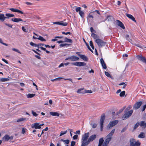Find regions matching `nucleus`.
I'll list each match as a JSON object with an SVG mask.
<instances>
[{"label":"nucleus","mask_w":146,"mask_h":146,"mask_svg":"<svg viewBox=\"0 0 146 146\" xmlns=\"http://www.w3.org/2000/svg\"><path fill=\"white\" fill-rule=\"evenodd\" d=\"M79 14L82 18H83L84 17V13L82 11H81L79 12Z\"/></svg>","instance_id":"35"},{"label":"nucleus","mask_w":146,"mask_h":146,"mask_svg":"<svg viewBox=\"0 0 146 146\" xmlns=\"http://www.w3.org/2000/svg\"><path fill=\"white\" fill-rule=\"evenodd\" d=\"M126 16L127 17L131 19L135 23L136 22V21L135 20L134 17L132 15L129 14H126Z\"/></svg>","instance_id":"20"},{"label":"nucleus","mask_w":146,"mask_h":146,"mask_svg":"<svg viewBox=\"0 0 146 146\" xmlns=\"http://www.w3.org/2000/svg\"><path fill=\"white\" fill-rule=\"evenodd\" d=\"M85 92V93H91L92 92L91 91V90H86Z\"/></svg>","instance_id":"61"},{"label":"nucleus","mask_w":146,"mask_h":146,"mask_svg":"<svg viewBox=\"0 0 146 146\" xmlns=\"http://www.w3.org/2000/svg\"><path fill=\"white\" fill-rule=\"evenodd\" d=\"M64 42L72 43L73 42L71 39L68 38L66 37L64 38Z\"/></svg>","instance_id":"24"},{"label":"nucleus","mask_w":146,"mask_h":146,"mask_svg":"<svg viewBox=\"0 0 146 146\" xmlns=\"http://www.w3.org/2000/svg\"><path fill=\"white\" fill-rule=\"evenodd\" d=\"M5 15L7 17H8L9 18V17H13L15 16L14 15L10 13H6Z\"/></svg>","instance_id":"31"},{"label":"nucleus","mask_w":146,"mask_h":146,"mask_svg":"<svg viewBox=\"0 0 146 146\" xmlns=\"http://www.w3.org/2000/svg\"><path fill=\"white\" fill-rule=\"evenodd\" d=\"M126 129L127 128H126V127H124L123 128L122 130L121 131V132L122 133L124 132L126 130Z\"/></svg>","instance_id":"60"},{"label":"nucleus","mask_w":146,"mask_h":146,"mask_svg":"<svg viewBox=\"0 0 146 146\" xmlns=\"http://www.w3.org/2000/svg\"><path fill=\"white\" fill-rule=\"evenodd\" d=\"M32 51H33L35 53L37 54L38 55H40V54H39V53L37 51H35V50H34V49H32Z\"/></svg>","instance_id":"64"},{"label":"nucleus","mask_w":146,"mask_h":146,"mask_svg":"<svg viewBox=\"0 0 146 146\" xmlns=\"http://www.w3.org/2000/svg\"><path fill=\"white\" fill-rule=\"evenodd\" d=\"M134 45L136 46H137L140 48H141L143 49H144V48H146V47H143V46H141L139 44H134Z\"/></svg>","instance_id":"39"},{"label":"nucleus","mask_w":146,"mask_h":146,"mask_svg":"<svg viewBox=\"0 0 146 146\" xmlns=\"http://www.w3.org/2000/svg\"><path fill=\"white\" fill-rule=\"evenodd\" d=\"M74 7H76L75 10L76 12H78L79 11L80 12V11H81L80 10L81 9V7H76V6H75Z\"/></svg>","instance_id":"42"},{"label":"nucleus","mask_w":146,"mask_h":146,"mask_svg":"<svg viewBox=\"0 0 146 146\" xmlns=\"http://www.w3.org/2000/svg\"><path fill=\"white\" fill-rule=\"evenodd\" d=\"M103 68L104 69H106L107 68V66L105 63L101 64Z\"/></svg>","instance_id":"49"},{"label":"nucleus","mask_w":146,"mask_h":146,"mask_svg":"<svg viewBox=\"0 0 146 146\" xmlns=\"http://www.w3.org/2000/svg\"><path fill=\"white\" fill-rule=\"evenodd\" d=\"M35 94H29L27 95V97L28 98H32L35 96Z\"/></svg>","instance_id":"34"},{"label":"nucleus","mask_w":146,"mask_h":146,"mask_svg":"<svg viewBox=\"0 0 146 146\" xmlns=\"http://www.w3.org/2000/svg\"><path fill=\"white\" fill-rule=\"evenodd\" d=\"M78 135H76L74 136L73 137V138L74 140H76L78 138Z\"/></svg>","instance_id":"56"},{"label":"nucleus","mask_w":146,"mask_h":146,"mask_svg":"<svg viewBox=\"0 0 146 146\" xmlns=\"http://www.w3.org/2000/svg\"><path fill=\"white\" fill-rule=\"evenodd\" d=\"M125 94V91H123L121 92L120 94V96L121 97H123Z\"/></svg>","instance_id":"40"},{"label":"nucleus","mask_w":146,"mask_h":146,"mask_svg":"<svg viewBox=\"0 0 146 146\" xmlns=\"http://www.w3.org/2000/svg\"><path fill=\"white\" fill-rule=\"evenodd\" d=\"M71 64L72 65L78 66H85L86 65V63L83 62H72L71 63Z\"/></svg>","instance_id":"7"},{"label":"nucleus","mask_w":146,"mask_h":146,"mask_svg":"<svg viewBox=\"0 0 146 146\" xmlns=\"http://www.w3.org/2000/svg\"><path fill=\"white\" fill-rule=\"evenodd\" d=\"M85 90L83 88H80L78 89L77 91V92L78 94H84L85 93Z\"/></svg>","instance_id":"18"},{"label":"nucleus","mask_w":146,"mask_h":146,"mask_svg":"<svg viewBox=\"0 0 146 146\" xmlns=\"http://www.w3.org/2000/svg\"><path fill=\"white\" fill-rule=\"evenodd\" d=\"M67 132V130L64 131H61L60 136H61L63 135H64V134H66Z\"/></svg>","instance_id":"47"},{"label":"nucleus","mask_w":146,"mask_h":146,"mask_svg":"<svg viewBox=\"0 0 146 146\" xmlns=\"http://www.w3.org/2000/svg\"><path fill=\"white\" fill-rule=\"evenodd\" d=\"M4 24L6 25L10 28H12V26H13V25L9 24L7 23H5Z\"/></svg>","instance_id":"53"},{"label":"nucleus","mask_w":146,"mask_h":146,"mask_svg":"<svg viewBox=\"0 0 146 146\" xmlns=\"http://www.w3.org/2000/svg\"><path fill=\"white\" fill-rule=\"evenodd\" d=\"M22 29L24 32H27L28 30H27L26 29H25L24 27H22Z\"/></svg>","instance_id":"58"},{"label":"nucleus","mask_w":146,"mask_h":146,"mask_svg":"<svg viewBox=\"0 0 146 146\" xmlns=\"http://www.w3.org/2000/svg\"><path fill=\"white\" fill-rule=\"evenodd\" d=\"M9 136L8 135H6L3 137V139H4L5 141H8L9 139Z\"/></svg>","instance_id":"27"},{"label":"nucleus","mask_w":146,"mask_h":146,"mask_svg":"<svg viewBox=\"0 0 146 146\" xmlns=\"http://www.w3.org/2000/svg\"><path fill=\"white\" fill-rule=\"evenodd\" d=\"M38 39L42 41H46V40L44 38L42 37L41 36H39V37L38 38Z\"/></svg>","instance_id":"36"},{"label":"nucleus","mask_w":146,"mask_h":146,"mask_svg":"<svg viewBox=\"0 0 146 146\" xmlns=\"http://www.w3.org/2000/svg\"><path fill=\"white\" fill-rule=\"evenodd\" d=\"M76 144V142L74 141H71V146H74L75 145V144Z\"/></svg>","instance_id":"55"},{"label":"nucleus","mask_w":146,"mask_h":146,"mask_svg":"<svg viewBox=\"0 0 146 146\" xmlns=\"http://www.w3.org/2000/svg\"><path fill=\"white\" fill-rule=\"evenodd\" d=\"M105 74L106 76L107 77H110L112 79H113V78L110 75V74H109V73L107 72H105Z\"/></svg>","instance_id":"30"},{"label":"nucleus","mask_w":146,"mask_h":146,"mask_svg":"<svg viewBox=\"0 0 146 146\" xmlns=\"http://www.w3.org/2000/svg\"><path fill=\"white\" fill-rule=\"evenodd\" d=\"M9 79L8 78H0V81L2 82H4L9 81Z\"/></svg>","instance_id":"25"},{"label":"nucleus","mask_w":146,"mask_h":146,"mask_svg":"<svg viewBox=\"0 0 146 146\" xmlns=\"http://www.w3.org/2000/svg\"><path fill=\"white\" fill-rule=\"evenodd\" d=\"M32 113L33 115L34 116L36 117L37 116L38 114H36V113L35 112H34L33 111H32Z\"/></svg>","instance_id":"50"},{"label":"nucleus","mask_w":146,"mask_h":146,"mask_svg":"<svg viewBox=\"0 0 146 146\" xmlns=\"http://www.w3.org/2000/svg\"><path fill=\"white\" fill-rule=\"evenodd\" d=\"M61 141H63L65 144H68L70 142V141L68 139L64 140L63 139H61Z\"/></svg>","instance_id":"33"},{"label":"nucleus","mask_w":146,"mask_h":146,"mask_svg":"<svg viewBox=\"0 0 146 146\" xmlns=\"http://www.w3.org/2000/svg\"><path fill=\"white\" fill-rule=\"evenodd\" d=\"M117 22V25L121 27L123 29H125V27L123 23L119 20H116Z\"/></svg>","instance_id":"14"},{"label":"nucleus","mask_w":146,"mask_h":146,"mask_svg":"<svg viewBox=\"0 0 146 146\" xmlns=\"http://www.w3.org/2000/svg\"><path fill=\"white\" fill-rule=\"evenodd\" d=\"M6 18L9 19V18L5 17L4 14L0 13V20L1 21H4L5 19Z\"/></svg>","instance_id":"17"},{"label":"nucleus","mask_w":146,"mask_h":146,"mask_svg":"<svg viewBox=\"0 0 146 146\" xmlns=\"http://www.w3.org/2000/svg\"><path fill=\"white\" fill-rule=\"evenodd\" d=\"M137 58L139 60L146 64V58L145 57L138 55L137 56Z\"/></svg>","instance_id":"9"},{"label":"nucleus","mask_w":146,"mask_h":146,"mask_svg":"<svg viewBox=\"0 0 146 146\" xmlns=\"http://www.w3.org/2000/svg\"><path fill=\"white\" fill-rule=\"evenodd\" d=\"M26 119L25 118H21L18 119L17 121L18 122H20V121H22L25 120Z\"/></svg>","instance_id":"41"},{"label":"nucleus","mask_w":146,"mask_h":146,"mask_svg":"<svg viewBox=\"0 0 146 146\" xmlns=\"http://www.w3.org/2000/svg\"><path fill=\"white\" fill-rule=\"evenodd\" d=\"M62 33L63 34L67 35L68 34L71 35V33L70 32H68L66 33H65L64 32H62Z\"/></svg>","instance_id":"54"},{"label":"nucleus","mask_w":146,"mask_h":146,"mask_svg":"<svg viewBox=\"0 0 146 146\" xmlns=\"http://www.w3.org/2000/svg\"><path fill=\"white\" fill-rule=\"evenodd\" d=\"M91 36L94 39H95V40L97 39H99V36L94 33H92V34Z\"/></svg>","instance_id":"23"},{"label":"nucleus","mask_w":146,"mask_h":146,"mask_svg":"<svg viewBox=\"0 0 146 146\" xmlns=\"http://www.w3.org/2000/svg\"><path fill=\"white\" fill-rule=\"evenodd\" d=\"M113 19V17L110 16H108L107 17V19L108 21H111Z\"/></svg>","instance_id":"37"},{"label":"nucleus","mask_w":146,"mask_h":146,"mask_svg":"<svg viewBox=\"0 0 146 146\" xmlns=\"http://www.w3.org/2000/svg\"><path fill=\"white\" fill-rule=\"evenodd\" d=\"M115 129H113L111 132L106 136V139L104 142V144L102 146H107L108 145L110 141H111L112 138V136L113 135L115 131Z\"/></svg>","instance_id":"1"},{"label":"nucleus","mask_w":146,"mask_h":146,"mask_svg":"<svg viewBox=\"0 0 146 146\" xmlns=\"http://www.w3.org/2000/svg\"><path fill=\"white\" fill-rule=\"evenodd\" d=\"M96 135H93L90 136L88 140L86 141V144H89L92 141L94 140L96 138Z\"/></svg>","instance_id":"10"},{"label":"nucleus","mask_w":146,"mask_h":146,"mask_svg":"<svg viewBox=\"0 0 146 146\" xmlns=\"http://www.w3.org/2000/svg\"><path fill=\"white\" fill-rule=\"evenodd\" d=\"M86 46L88 48V49L91 51L92 52H93V51L91 49V48H90V46H89L88 44L86 42Z\"/></svg>","instance_id":"45"},{"label":"nucleus","mask_w":146,"mask_h":146,"mask_svg":"<svg viewBox=\"0 0 146 146\" xmlns=\"http://www.w3.org/2000/svg\"><path fill=\"white\" fill-rule=\"evenodd\" d=\"M38 48H39L40 46H44V45H45V44H42V43H40V44H38Z\"/></svg>","instance_id":"62"},{"label":"nucleus","mask_w":146,"mask_h":146,"mask_svg":"<svg viewBox=\"0 0 146 146\" xmlns=\"http://www.w3.org/2000/svg\"><path fill=\"white\" fill-rule=\"evenodd\" d=\"M90 30L91 32L93 33H96V31L95 30H94L93 27H91L90 28Z\"/></svg>","instance_id":"57"},{"label":"nucleus","mask_w":146,"mask_h":146,"mask_svg":"<svg viewBox=\"0 0 146 146\" xmlns=\"http://www.w3.org/2000/svg\"><path fill=\"white\" fill-rule=\"evenodd\" d=\"M91 13H90L88 15V16L87 17V19L88 20V18H93L94 17L92 15H90Z\"/></svg>","instance_id":"51"},{"label":"nucleus","mask_w":146,"mask_h":146,"mask_svg":"<svg viewBox=\"0 0 146 146\" xmlns=\"http://www.w3.org/2000/svg\"><path fill=\"white\" fill-rule=\"evenodd\" d=\"M118 122L117 120H115L111 122H110L107 126V129L108 130L110 129L111 128L116 125Z\"/></svg>","instance_id":"5"},{"label":"nucleus","mask_w":146,"mask_h":146,"mask_svg":"<svg viewBox=\"0 0 146 146\" xmlns=\"http://www.w3.org/2000/svg\"><path fill=\"white\" fill-rule=\"evenodd\" d=\"M131 105H129L128 106V107H127L125 110V111H127L129 110L130 109H131Z\"/></svg>","instance_id":"48"},{"label":"nucleus","mask_w":146,"mask_h":146,"mask_svg":"<svg viewBox=\"0 0 146 146\" xmlns=\"http://www.w3.org/2000/svg\"><path fill=\"white\" fill-rule=\"evenodd\" d=\"M79 59V58L78 57L75 56H72L68 58H66L65 59V60H70L72 61H76L78 60Z\"/></svg>","instance_id":"12"},{"label":"nucleus","mask_w":146,"mask_h":146,"mask_svg":"<svg viewBox=\"0 0 146 146\" xmlns=\"http://www.w3.org/2000/svg\"><path fill=\"white\" fill-rule=\"evenodd\" d=\"M95 42L100 48H102L107 43L106 42H104L100 39L96 40Z\"/></svg>","instance_id":"3"},{"label":"nucleus","mask_w":146,"mask_h":146,"mask_svg":"<svg viewBox=\"0 0 146 146\" xmlns=\"http://www.w3.org/2000/svg\"><path fill=\"white\" fill-rule=\"evenodd\" d=\"M50 114L53 116H59V114L57 112H50Z\"/></svg>","instance_id":"22"},{"label":"nucleus","mask_w":146,"mask_h":146,"mask_svg":"<svg viewBox=\"0 0 146 146\" xmlns=\"http://www.w3.org/2000/svg\"><path fill=\"white\" fill-rule=\"evenodd\" d=\"M30 44L32 46H34L35 47H37L38 48V45L35 43H33V42H31L30 43Z\"/></svg>","instance_id":"38"},{"label":"nucleus","mask_w":146,"mask_h":146,"mask_svg":"<svg viewBox=\"0 0 146 146\" xmlns=\"http://www.w3.org/2000/svg\"><path fill=\"white\" fill-rule=\"evenodd\" d=\"M138 137L140 138H143L145 137V133L143 132H141L138 135Z\"/></svg>","instance_id":"26"},{"label":"nucleus","mask_w":146,"mask_h":146,"mask_svg":"<svg viewBox=\"0 0 146 146\" xmlns=\"http://www.w3.org/2000/svg\"><path fill=\"white\" fill-rule=\"evenodd\" d=\"M90 46L93 49H94V47L93 44V42L92 41H90Z\"/></svg>","instance_id":"44"},{"label":"nucleus","mask_w":146,"mask_h":146,"mask_svg":"<svg viewBox=\"0 0 146 146\" xmlns=\"http://www.w3.org/2000/svg\"><path fill=\"white\" fill-rule=\"evenodd\" d=\"M105 119V114H103L101 116L100 121V125L101 131H102L103 129V124Z\"/></svg>","instance_id":"6"},{"label":"nucleus","mask_w":146,"mask_h":146,"mask_svg":"<svg viewBox=\"0 0 146 146\" xmlns=\"http://www.w3.org/2000/svg\"><path fill=\"white\" fill-rule=\"evenodd\" d=\"M104 142V140L103 138H100L99 140V143L98 146H102Z\"/></svg>","instance_id":"21"},{"label":"nucleus","mask_w":146,"mask_h":146,"mask_svg":"<svg viewBox=\"0 0 146 146\" xmlns=\"http://www.w3.org/2000/svg\"><path fill=\"white\" fill-rule=\"evenodd\" d=\"M140 125V123L139 122H137L136 123L135 125L133 130H135Z\"/></svg>","instance_id":"28"},{"label":"nucleus","mask_w":146,"mask_h":146,"mask_svg":"<svg viewBox=\"0 0 146 146\" xmlns=\"http://www.w3.org/2000/svg\"><path fill=\"white\" fill-rule=\"evenodd\" d=\"M12 50L13 51H15L19 53H20V54H21V52L19 50H18V49H17L16 48H13L12 49Z\"/></svg>","instance_id":"46"},{"label":"nucleus","mask_w":146,"mask_h":146,"mask_svg":"<svg viewBox=\"0 0 146 146\" xmlns=\"http://www.w3.org/2000/svg\"><path fill=\"white\" fill-rule=\"evenodd\" d=\"M125 38L129 42H131L132 41L131 39L129 38V35H127L125 36Z\"/></svg>","instance_id":"29"},{"label":"nucleus","mask_w":146,"mask_h":146,"mask_svg":"<svg viewBox=\"0 0 146 146\" xmlns=\"http://www.w3.org/2000/svg\"><path fill=\"white\" fill-rule=\"evenodd\" d=\"M88 145V144H86V143H84V142H82V145H81V146H86L87 145Z\"/></svg>","instance_id":"59"},{"label":"nucleus","mask_w":146,"mask_h":146,"mask_svg":"<svg viewBox=\"0 0 146 146\" xmlns=\"http://www.w3.org/2000/svg\"><path fill=\"white\" fill-rule=\"evenodd\" d=\"M9 10L13 12H18L20 13L21 14H23L24 13L22 11L16 9H14L13 8H11L9 9Z\"/></svg>","instance_id":"15"},{"label":"nucleus","mask_w":146,"mask_h":146,"mask_svg":"<svg viewBox=\"0 0 146 146\" xmlns=\"http://www.w3.org/2000/svg\"><path fill=\"white\" fill-rule=\"evenodd\" d=\"M141 123L140 124V125L141 127L145 126V123L144 121H141L140 122Z\"/></svg>","instance_id":"43"},{"label":"nucleus","mask_w":146,"mask_h":146,"mask_svg":"<svg viewBox=\"0 0 146 146\" xmlns=\"http://www.w3.org/2000/svg\"><path fill=\"white\" fill-rule=\"evenodd\" d=\"M31 127L32 128L36 129H40L41 128L39 125V123H35L31 125Z\"/></svg>","instance_id":"13"},{"label":"nucleus","mask_w":146,"mask_h":146,"mask_svg":"<svg viewBox=\"0 0 146 146\" xmlns=\"http://www.w3.org/2000/svg\"><path fill=\"white\" fill-rule=\"evenodd\" d=\"M11 20L14 22L18 23L19 21H23V20L21 18H13L11 19Z\"/></svg>","instance_id":"16"},{"label":"nucleus","mask_w":146,"mask_h":146,"mask_svg":"<svg viewBox=\"0 0 146 146\" xmlns=\"http://www.w3.org/2000/svg\"><path fill=\"white\" fill-rule=\"evenodd\" d=\"M80 58L85 61H88V58L85 55L82 54L80 55Z\"/></svg>","instance_id":"19"},{"label":"nucleus","mask_w":146,"mask_h":146,"mask_svg":"<svg viewBox=\"0 0 146 146\" xmlns=\"http://www.w3.org/2000/svg\"><path fill=\"white\" fill-rule=\"evenodd\" d=\"M68 23L66 22H64L63 21L60 22V25L63 26H66L67 25Z\"/></svg>","instance_id":"32"},{"label":"nucleus","mask_w":146,"mask_h":146,"mask_svg":"<svg viewBox=\"0 0 146 146\" xmlns=\"http://www.w3.org/2000/svg\"><path fill=\"white\" fill-rule=\"evenodd\" d=\"M141 110L142 111H144L146 108V104L144 105L142 108Z\"/></svg>","instance_id":"52"},{"label":"nucleus","mask_w":146,"mask_h":146,"mask_svg":"<svg viewBox=\"0 0 146 146\" xmlns=\"http://www.w3.org/2000/svg\"><path fill=\"white\" fill-rule=\"evenodd\" d=\"M133 111L132 110H131L128 111H125V113L122 117V119L124 120L129 118L130 116H131L133 113Z\"/></svg>","instance_id":"2"},{"label":"nucleus","mask_w":146,"mask_h":146,"mask_svg":"<svg viewBox=\"0 0 146 146\" xmlns=\"http://www.w3.org/2000/svg\"><path fill=\"white\" fill-rule=\"evenodd\" d=\"M89 133L88 132L85 133V134L82 136V143H86L89 137Z\"/></svg>","instance_id":"8"},{"label":"nucleus","mask_w":146,"mask_h":146,"mask_svg":"<svg viewBox=\"0 0 146 146\" xmlns=\"http://www.w3.org/2000/svg\"><path fill=\"white\" fill-rule=\"evenodd\" d=\"M142 102L141 101L137 102L134 105L133 108L135 110H137L139 108L142 104Z\"/></svg>","instance_id":"11"},{"label":"nucleus","mask_w":146,"mask_h":146,"mask_svg":"<svg viewBox=\"0 0 146 146\" xmlns=\"http://www.w3.org/2000/svg\"><path fill=\"white\" fill-rule=\"evenodd\" d=\"M100 62L101 64H103L105 63L103 59L102 58H101L100 60Z\"/></svg>","instance_id":"63"},{"label":"nucleus","mask_w":146,"mask_h":146,"mask_svg":"<svg viewBox=\"0 0 146 146\" xmlns=\"http://www.w3.org/2000/svg\"><path fill=\"white\" fill-rule=\"evenodd\" d=\"M130 146H140L141 143L139 141L136 142L133 138L130 139Z\"/></svg>","instance_id":"4"}]
</instances>
